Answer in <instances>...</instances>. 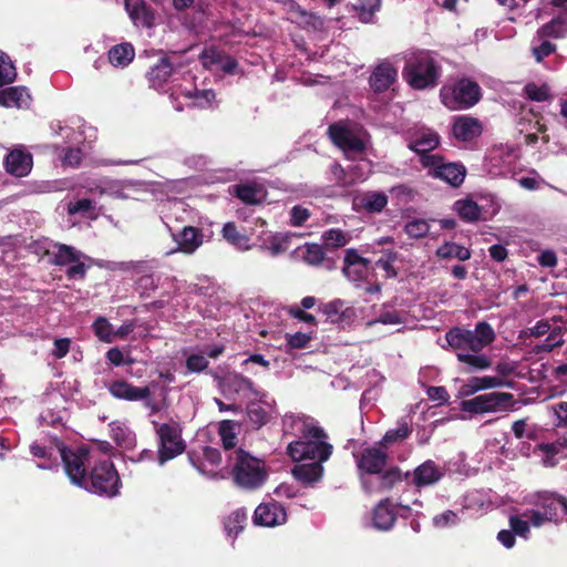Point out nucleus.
<instances>
[{"label": "nucleus", "instance_id": "51", "mask_svg": "<svg viewBox=\"0 0 567 567\" xmlns=\"http://www.w3.org/2000/svg\"><path fill=\"white\" fill-rule=\"evenodd\" d=\"M247 416L255 429H260L269 421V414L260 404L251 402L247 405Z\"/></svg>", "mask_w": 567, "mask_h": 567}, {"label": "nucleus", "instance_id": "36", "mask_svg": "<svg viewBox=\"0 0 567 567\" xmlns=\"http://www.w3.org/2000/svg\"><path fill=\"white\" fill-rule=\"evenodd\" d=\"M456 358L461 363L465 364L464 371L467 373L485 370L492 365V360L486 354L480 352H456Z\"/></svg>", "mask_w": 567, "mask_h": 567}, {"label": "nucleus", "instance_id": "44", "mask_svg": "<svg viewBox=\"0 0 567 567\" xmlns=\"http://www.w3.org/2000/svg\"><path fill=\"white\" fill-rule=\"evenodd\" d=\"M111 437L117 446L131 450L135 446V435L126 426L113 422L110 424Z\"/></svg>", "mask_w": 567, "mask_h": 567}, {"label": "nucleus", "instance_id": "23", "mask_svg": "<svg viewBox=\"0 0 567 567\" xmlns=\"http://www.w3.org/2000/svg\"><path fill=\"white\" fill-rule=\"evenodd\" d=\"M4 166L10 175L27 176L32 168V156L20 150L11 151L4 158Z\"/></svg>", "mask_w": 567, "mask_h": 567}, {"label": "nucleus", "instance_id": "30", "mask_svg": "<svg viewBox=\"0 0 567 567\" xmlns=\"http://www.w3.org/2000/svg\"><path fill=\"white\" fill-rule=\"evenodd\" d=\"M323 462H312L306 464H298L293 467L292 474L296 480L306 485H312L318 482L323 475Z\"/></svg>", "mask_w": 567, "mask_h": 567}, {"label": "nucleus", "instance_id": "34", "mask_svg": "<svg viewBox=\"0 0 567 567\" xmlns=\"http://www.w3.org/2000/svg\"><path fill=\"white\" fill-rule=\"evenodd\" d=\"M567 32V21L563 16L553 18L549 22L543 24L536 32L538 39H560Z\"/></svg>", "mask_w": 567, "mask_h": 567}, {"label": "nucleus", "instance_id": "7", "mask_svg": "<svg viewBox=\"0 0 567 567\" xmlns=\"http://www.w3.org/2000/svg\"><path fill=\"white\" fill-rule=\"evenodd\" d=\"M515 399L508 392H491L463 400L460 408L463 412L472 414L494 413L499 411L513 410Z\"/></svg>", "mask_w": 567, "mask_h": 567}, {"label": "nucleus", "instance_id": "38", "mask_svg": "<svg viewBox=\"0 0 567 567\" xmlns=\"http://www.w3.org/2000/svg\"><path fill=\"white\" fill-rule=\"evenodd\" d=\"M381 9V0H358L352 10L362 23L373 22L374 14Z\"/></svg>", "mask_w": 567, "mask_h": 567}, {"label": "nucleus", "instance_id": "2", "mask_svg": "<svg viewBox=\"0 0 567 567\" xmlns=\"http://www.w3.org/2000/svg\"><path fill=\"white\" fill-rule=\"evenodd\" d=\"M306 441H293L287 447L288 455L293 461L311 460L326 462L332 454L333 446L327 443V433L320 426L310 425L303 430Z\"/></svg>", "mask_w": 567, "mask_h": 567}, {"label": "nucleus", "instance_id": "22", "mask_svg": "<svg viewBox=\"0 0 567 567\" xmlns=\"http://www.w3.org/2000/svg\"><path fill=\"white\" fill-rule=\"evenodd\" d=\"M398 75L396 69L389 62L380 63L370 76V86L377 93L385 92Z\"/></svg>", "mask_w": 567, "mask_h": 567}, {"label": "nucleus", "instance_id": "63", "mask_svg": "<svg viewBox=\"0 0 567 567\" xmlns=\"http://www.w3.org/2000/svg\"><path fill=\"white\" fill-rule=\"evenodd\" d=\"M309 217H310L309 209L301 205H296L290 210L291 226L300 227L308 220Z\"/></svg>", "mask_w": 567, "mask_h": 567}, {"label": "nucleus", "instance_id": "49", "mask_svg": "<svg viewBox=\"0 0 567 567\" xmlns=\"http://www.w3.org/2000/svg\"><path fill=\"white\" fill-rule=\"evenodd\" d=\"M524 92L529 100L535 102H545L551 99L550 87L546 83L537 85L535 82H528L524 86Z\"/></svg>", "mask_w": 567, "mask_h": 567}, {"label": "nucleus", "instance_id": "14", "mask_svg": "<svg viewBox=\"0 0 567 567\" xmlns=\"http://www.w3.org/2000/svg\"><path fill=\"white\" fill-rule=\"evenodd\" d=\"M286 520V508L276 501L259 504L254 513V523L258 526L275 527Z\"/></svg>", "mask_w": 567, "mask_h": 567}, {"label": "nucleus", "instance_id": "12", "mask_svg": "<svg viewBox=\"0 0 567 567\" xmlns=\"http://www.w3.org/2000/svg\"><path fill=\"white\" fill-rule=\"evenodd\" d=\"M353 457L358 467V471L362 474L375 475L385 468L389 454L386 449L379 444L367 446L361 451L353 453Z\"/></svg>", "mask_w": 567, "mask_h": 567}, {"label": "nucleus", "instance_id": "50", "mask_svg": "<svg viewBox=\"0 0 567 567\" xmlns=\"http://www.w3.org/2000/svg\"><path fill=\"white\" fill-rule=\"evenodd\" d=\"M260 190L250 184H240L235 186V195L238 199L247 205H256L261 200L259 198Z\"/></svg>", "mask_w": 567, "mask_h": 567}, {"label": "nucleus", "instance_id": "48", "mask_svg": "<svg viewBox=\"0 0 567 567\" xmlns=\"http://www.w3.org/2000/svg\"><path fill=\"white\" fill-rule=\"evenodd\" d=\"M148 262L146 260H130V261H111L109 269L112 271L131 272L140 275L141 272L147 271Z\"/></svg>", "mask_w": 567, "mask_h": 567}, {"label": "nucleus", "instance_id": "53", "mask_svg": "<svg viewBox=\"0 0 567 567\" xmlns=\"http://www.w3.org/2000/svg\"><path fill=\"white\" fill-rule=\"evenodd\" d=\"M92 330L99 340L103 342H112L114 331L112 324L104 317H99L92 324Z\"/></svg>", "mask_w": 567, "mask_h": 567}, {"label": "nucleus", "instance_id": "4", "mask_svg": "<svg viewBox=\"0 0 567 567\" xmlns=\"http://www.w3.org/2000/svg\"><path fill=\"white\" fill-rule=\"evenodd\" d=\"M442 104L451 111L468 110L482 99L480 84L466 76L444 84L440 90Z\"/></svg>", "mask_w": 567, "mask_h": 567}, {"label": "nucleus", "instance_id": "29", "mask_svg": "<svg viewBox=\"0 0 567 567\" xmlns=\"http://www.w3.org/2000/svg\"><path fill=\"white\" fill-rule=\"evenodd\" d=\"M223 238L238 250L245 251L250 249V238L248 235L239 230L234 221H227L221 228Z\"/></svg>", "mask_w": 567, "mask_h": 567}, {"label": "nucleus", "instance_id": "33", "mask_svg": "<svg viewBox=\"0 0 567 567\" xmlns=\"http://www.w3.org/2000/svg\"><path fill=\"white\" fill-rule=\"evenodd\" d=\"M440 478L441 473L433 461H426L422 465L417 466L413 473V483L417 487L434 484Z\"/></svg>", "mask_w": 567, "mask_h": 567}, {"label": "nucleus", "instance_id": "1", "mask_svg": "<svg viewBox=\"0 0 567 567\" xmlns=\"http://www.w3.org/2000/svg\"><path fill=\"white\" fill-rule=\"evenodd\" d=\"M402 75L413 90H432L440 83L442 66L431 52L420 50L406 56Z\"/></svg>", "mask_w": 567, "mask_h": 567}, {"label": "nucleus", "instance_id": "18", "mask_svg": "<svg viewBox=\"0 0 567 567\" xmlns=\"http://www.w3.org/2000/svg\"><path fill=\"white\" fill-rule=\"evenodd\" d=\"M319 310L326 317V321L337 323L343 328L349 324L355 316L354 310L350 307H346L344 301L340 299L321 305Z\"/></svg>", "mask_w": 567, "mask_h": 567}, {"label": "nucleus", "instance_id": "40", "mask_svg": "<svg viewBox=\"0 0 567 567\" xmlns=\"http://www.w3.org/2000/svg\"><path fill=\"white\" fill-rule=\"evenodd\" d=\"M247 513L243 508H238L230 513L224 520V528L229 537L236 538L243 532L247 522Z\"/></svg>", "mask_w": 567, "mask_h": 567}, {"label": "nucleus", "instance_id": "31", "mask_svg": "<svg viewBox=\"0 0 567 567\" xmlns=\"http://www.w3.org/2000/svg\"><path fill=\"white\" fill-rule=\"evenodd\" d=\"M453 209L465 223H476L481 219L482 207L470 197L456 200Z\"/></svg>", "mask_w": 567, "mask_h": 567}, {"label": "nucleus", "instance_id": "58", "mask_svg": "<svg viewBox=\"0 0 567 567\" xmlns=\"http://www.w3.org/2000/svg\"><path fill=\"white\" fill-rule=\"evenodd\" d=\"M550 330V323L547 319H542L536 322L535 326L526 328L519 332V338L534 337L540 338L547 334Z\"/></svg>", "mask_w": 567, "mask_h": 567}, {"label": "nucleus", "instance_id": "41", "mask_svg": "<svg viewBox=\"0 0 567 567\" xmlns=\"http://www.w3.org/2000/svg\"><path fill=\"white\" fill-rule=\"evenodd\" d=\"M440 144V136L437 133L427 132L421 134L411 145L410 148L421 155V158L435 150Z\"/></svg>", "mask_w": 567, "mask_h": 567}, {"label": "nucleus", "instance_id": "52", "mask_svg": "<svg viewBox=\"0 0 567 567\" xmlns=\"http://www.w3.org/2000/svg\"><path fill=\"white\" fill-rule=\"evenodd\" d=\"M388 204V196L383 193H368L362 198V206L370 213H380Z\"/></svg>", "mask_w": 567, "mask_h": 567}, {"label": "nucleus", "instance_id": "64", "mask_svg": "<svg viewBox=\"0 0 567 567\" xmlns=\"http://www.w3.org/2000/svg\"><path fill=\"white\" fill-rule=\"evenodd\" d=\"M329 169H330V174H331L330 181L333 182V184H336L338 186H342V187L349 185V183L347 181V173L340 163L333 162L330 165Z\"/></svg>", "mask_w": 567, "mask_h": 567}, {"label": "nucleus", "instance_id": "55", "mask_svg": "<svg viewBox=\"0 0 567 567\" xmlns=\"http://www.w3.org/2000/svg\"><path fill=\"white\" fill-rule=\"evenodd\" d=\"M69 215L91 216L94 214V202L90 198H81L68 204Z\"/></svg>", "mask_w": 567, "mask_h": 567}, {"label": "nucleus", "instance_id": "56", "mask_svg": "<svg viewBox=\"0 0 567 567\" xmlns=\"http://www.w3.org/2000/svg\"><path fill=\"white\" fill-rule=\"evenodd\" d=\"M405 234L414 239L425 237L430 231V225L424 219H413L404 227Z\"/></svg>", "mask_w": 567, "mask_h": 567}, {"label": "nucleus", "instance_id": "16", "mask_svg": "<svg viewBox=\"0 0 567 567\" xmlns=\"http://www.w3.org/2000/svg\"><path fill=\"white\" fill-rule=\"evenodd\" d=\"M110 394L118 400L141 401L151 396L148 386L138 388L125 380H114L107 384Z\"/></svg>", "mask_w": 567, "mask_h": 567}, {"label": "nucleus", "instance_id": "10", "mask_svg": "<svg viewBox=\"0 0 567 567\" xmlns=\"http://www.w3.org/2000/svg\"><path fill=\"white\" fill-rule=\"evenodd\" d=\"M60 456L63 463L64 472L70 478V481L81 487L86 483V463L89 462V449L79 447L78 450H72L65 445H61L59 447Z\"/></svg>", "mask_w": 567, "mask_h": 567}, {"label": "nucleus", "instance_id": "13", "mask_svg": "<svg viewBox=\"0 0 567 567\" xmlns=\"http://www.w3.org/2000/svg\"><path fill=\"white\" fill-rule=\"evenodd\" d=\"M328 135L331 142L342 150L347 156H349L350 153L363 154L367 150L365 142L349 127L340 123L329 125Z\"/></svg>", "mask_w": 567, "mask_h": 567}, {"label": "nucleus", "instance_id": "42", "mask_svg": "<svg viewBox=\"0 0 567 567\" xmlns=\"http://www.w3.org/2000/svg\"><path fill=\"white\" fill-rule=\"evenodd\" d=\"M412 433V429L409 425L408 421L402 419L398 422L396 429H391L385 432L382 440L379 442L384 449L388 446L404 441Z\"/></svg>", "mask_w": 567, "mask_h": 567}, {"label": "nucleus", "instance_id": "19", "mask_svg": "<svg viewBox=\"0 0 567 567\" xmlns=\"http://www.w3.org/2000/svg\"><path fill=\"white\" fill-rule=\"evenodd\" d=\"M125 8L135 25L146 29L155 25V12L145 0H125Z\"/></svg>", "mask_w": 567, "mask_h": 567}, {"label": "nucleus", "instance_id": "5", "mask_svg": "<svg viewBox=\"0 0 567 567\" xmlns=\"http://www.w3.org/2000/svg\"><path fill=\"white\" fill-rule=\"evenodd\" d=\"M231 475L235 484L248 491H255L264 485L268 474L264 463L243 449L236 452Z\"/></svg>", "mask_w": 567, "mask_h": 567}, {"label": "nucleus", "instance_id": "9", "mask_svg": "<svg viewBox=\"0 0 567 567\" xmlns=\"http://www.w3.org/2000/svg\"><path fill=\"white\" fill-rule=\"evenodd\" d=\"M424 167L429 168V175L446 182L453 187H458L463 184L466 168L460 163H446L440 155H425L421 158Z\"/></svg>", "mask_w": 567, "mask_h": 567}, {"label": "nucleus", "instance_id": "26", "mask_svg": "<svg viewBox=\"0 0 567 567\" xmlns=\"http://www.w3.org/2000/svg\"><path fill=\"white\" fill-rule=\"evenodd\" d=\"M505 381L499 377H473L460 388V396L465 398L475 394L478 391L494 389L505 385Z\"/></svg>", "mask_w": 567, "mask_h": 567}, {"label": "nucleus", "instance_id": "27", "mask_svg": "<svg viewBox=\"0 0 567 567\" xmlns=\"http://www.w3.org/2000/svg\"><path fill=\"white\" fill-rule=\"evenodd\" d=\"M396 520V512L390 498L379 502L373 511V524L378 529L388 530Z\"/></svg>", "mask_w": 567, "mask_h": 567}, {"label": "nucleus", "instance_id": "47", "mask_svg": "<svg viewBox=\"0 0 567 567\" xmlns=\"http://www.w3.org/2000/svg\"><path fill=\"white\" fill-rule=\"evenodd\" d=\"M235 429L236 423L231 420H224L219 423L218 434L225 450H231L236 446L237 434Z\"/></svg>", "mask_w": 567, "mask_h": 567}, {"label": "nucleus", "instance_id": "59", "mask_svg": "<svg viewBox=\"0 0 567 567\" xmlns=\"http://www.w3.org/2000/svg\"><path fill=\"white\" fill-rule=\"evenodd\" d=\"M209 365L208 360L203 354L193 353L186 359V369L193 373L205 371Z\"/></svg>", "mask_w": 567, "mask_h": 567}, {"label": "nucleus", "instance_id": "46", "mask_svg": "<svg viewBox=\"0 0 567 567\" xmlns=\"http://www.w3.org/2000/svg\"><path fill=\"white\" fill-rule=\"evenodd\" d=\"M302 259L311 266H320L326 260V249L322 245L316 243L306 244Z\"/></svg>", "mask_w": 567, "mask_h": 567}, {"label": "nucleus", "instance_id": "45", "mask_svg": "<svg viewBox=\"0 0 567 567\" xmlns=\"http://www.w3.org/2000/svg\"><path fill=\"white\" fill-rule=\"evenodd\" d=\"M565 340L563 338V328H557V326L550 324V330L547 332V338L540 344L535 346L534 352L536 354L543 352H551L556 348L563 347Z\"/></svg>", "mask_w": 567, "mask_h": 567}, {"label": "nucleus", "instance_id": "15", "mask_svg": "<svg viewBox=\"0 0 567 567\" xmlns=\"http://www.w3.org/2000/svg\"><path fill=\"white\" fill-rule=\"evenodd\" d=\"M200 61L206 69L216 66L226 74L234 75L238 73L237 60L215 47L206 48L200 54Z\"/></svg>", "mask_w": 567, "mask_h": 567}, {"label": "nucleus", "instance_id": "37", "mask_svg": "<svg viewBox=\"0 0 567 567\" xmlns=\"http://www.w3.org/2000/svg\"><path fill=\"white\" fill-rule=\"evenodd\" d=\"M322 246L326 250L339 249L347 246L351 235L339 228H331L322 233Z\"/></svg>", "mask_w": 567, "mask_h": 567}, {"label": "nucleus", "instance_id": "35", "mask_svg": "<svg viewBox=\"0 0 567 567\" xmlns=\"http://www.w3.org/2000/svg\"><path fill=\"white\" fill-rule=\"evenodd\" d=\"M379 475V485L378 489L381 492L391 491L399 483L408 480L410 477V473H402L400 467L398 466H390L389 468L382 470Z\"/></svg>", "mask_w": 567, "mask_h": 567}, {"label": "nucleus", "instance_id": "25", "mask_svg": "<svg viewBox=\"0 0 567 567\" xmlns=\"http://www.w3.org/2000/svg\"><path fill=\"white\" fill-rule=\"evenodd\" d=\"M31 103V95L24 86H9L0 90V105L6 107L27 109Z\"/></svg>", "mask_w": 567, "mask_h": 567}, {"label": "nucleus", "instance_id": "8", "mask_svg": "<svg viewBox=\"0 0 567 567\" xmlns=\"http://www.w3.org/2000/svg\"><path fill=\"white\" fill-rule=\"evenodd\" d=\"M158 437L157 461L159 465L183 454L186 443L182 437V430L178 425L163 423L157 430Z\"/></svg>", "mask_w": 567, "mask_h": 567}, {"label": "nucleus", "instance_id": "21", "mask_svg": "<svg viewBox=\"0 0 567 567\" xmlns=\"http://www.w3.org/2000/svg\"><path fill=\"white\" fill-rule=\"evenodd\" d=\"M178 251L194 254L204 243V234L200 228L185 226L178 234L174 235Z\"/></svg>", "mask_w": 567, "mask_h": 567}, {"label": "nucleus", "instance_id": "61", "mask_svg": "<svg viewBox=\"0 0 567 567\" xmlns=\"http://www.w3.org/2000/svg\"><path fill=\"white\" fill-rule=\"evenodd\" d=\"M87 269L89 266L79 259L68 267L65 276L69 280H83L86 277Z\"/></svg>", "mask_w": 567, "mask_h": 567}, {"label": "nucleus", "instance_id": "28", "mask_svg": "<svg viewBox=\"0 0 567 567\" xmlns=\"http://www.w3.org/2000/svg\"><path fill=\"white\" fill-rule=\"evenodd\" d=\"M135 58V49L130 42H122L110 48L107 51L109 62L114 68L124 69L128 66Z\"/></svg>", "mask_w": 567, "mask_h": 567}, {"label": "nucleus", "instance_id": "60", "mask_svg": "<svg viewBox=\"0 0 567 567\" xmlns=\"http://www.w3.org/2000/svg\"><path fill=\"white\" fill-rule=\"evenodd\" d=\"M542 43L537 47H533L532 53L537 62H542L545 58L549 56L556 51V44L548 40L542 39Z\"/></svg>", "mask_w": 567, "mask_h": 567}, {"label": "nucleus", "instance_id": "20", "mask_svg": "<svg viewBox=\"0 0 567 567\" xmlns=\"http://www.w3.org/2000/svg\"><path fill=\"white\" fill-rule=\"evenodd\" d=\"M223 386L224 390L229 393L240 394L247 391L258 399H262L266 396V393L259 390L251 379L244 377L241 373L237 372L229 373L225 378Z\"/></svg>", "mask_w": 567, "mask_h": 567}, {"label": "nucleus", "instance_id": "32", "mask_svg": "<svg viewBox=\"0 0 567 567\" xmlns=\"http://www.w3.org/2000/svg\"><path fill=\"white\" fill-rule=\"evenodd\" d=\"M53 247L56 249V252L53 255L52 264L55 266H70L73 262L78 261L82 257H86L83 252L78 250L75 247L61 244V243H54Z\"/></svg>", "mask_w": 567, "mask_h": 567}, {"label": "nucleus", "instance_id": "6", "mask_svg": "<svg viewBox=\"0 0 567 567\" xmlns=\"http://www.w3.org/2000/svg\"><path fill=\"white\" fill-rule=\"evenodd\" d=\"M86 483L81 487L100 496L114 497L120 494L122 482L110 460L95 462L87 472Z\"/></svg>", "mask_w": 567, "mask_h": 567}, {"label": "nucleus", "instance_id": "24", "mask_svg": "<svg viewBox=\"0 0 567 567\" xmlns=\"http://www.w3.org/2000/svg\"><path fill=\"white\" fill-rule=\"evenodd\" d=\"M559 496L560 494L558 493L544 491L538 492L535 495L534 501V505L536 506V508L542 511V513L545 515L548 522H553L556 525L560 524L561 522L558 515Z\"/></svg>", "mask_w": 567, "mask_h": 567}, {"label": "nucleus", "instance_id": "39", "mask_svg": "<svg viewBox=\"0 0 567 567\" xmlns=\"http://www.w3.org/2000/svg\"><path fill=\"white\" fill-rule=\"evenodd\" d=\"M436 256L441 259L455 258L460 261L468 260L472 256L471 250L456 243H444L436 250Z\"/></svg>", "mask_w": 567, "mask_h": 567}, {"label": "nucleus", "instance_id": "3", "mask_svg": "<svg viewBox=\"0 0 567 567\" xmlns=\"http://www.w3.org/2000/svg\"><path fill=\"white\" fill-rule=\"evenodd\" d=\"M445 340L455 352L478 353L495 340V332L486 321H480L474 330L454 327L445 333Z\"/></svg>", "mask_w": 567, "mask_h": 567}, {"label": "nucleus", "instance_id": "54", "mask_svg": "<svg viewBox=\"0 0 567 567\" xmlns=\"http://www.w3.org/2000/svg\"><path fill=\"white\" fill-rule=\"evenodd\" d=\"M16 68L9 56L0 51V87L14 81Z\"/></svg>", "mask_w": 567, "mask_h": 567}, {"label": "nucleus", "instance_id": "11", "mask_svg": "<svg viewBox=\"0 0 567 567\" xmlns=\"http://www.w3.org/2000/svg\"><path fill=\"white\" fill-rule=\"evenodd\" d=\"M184 66L185 63L182 61L179 53L171 52L169 54H165L146 72L147 82L150 86L159 90L168 82L173 73Z\"/></svg>", "mask_w": 567, "mask_h": 567}, {"label": "nucleus", "instance_id": "62", "mask_svg": "<svg viewBox=\"0 0 567 567\" xmlns=\"http://www.w3.org/2000/svg\"><path fill=\"white\" fill-rule=\"evenodd\" d=\"M509 527L514 535L527 538L529 534V522L522 519L519 516H509Z\"/></svg>", "mask_w": 567, "mask_h": 567}, {"label": "nucleus", "instance_id": "57", "mask_svg": "<svg viewBox=\"0 0 567 567\" xmlns=\"http://www.w3.org/2000/svg\"><path fill=\"white\" fill-rule=\"evenodd\" d=\"M384 255L385 258H380L377 260L375 265L386 272L388 278H395L398 270L394 268L393 262L398 259V252L394 250H385Z\"/></svg>", "mask_w": 567, "mask_h": 567}, {"label": "nucleus", "instance_id": "17", "mask_svg": "<svg viewBox=\"0 0 567 567\" xmlns=\"http://www.w3.org/2000/svg\"><path fill=\"white\" fill-rule=\"evenodd\" d=\"M482 132L483 126L478 118L471 115H458L454 117L452 133L457 141H473L478 137Z\"/></svg>", "mask_w": 567, "mask_h": 567}, {"label": "nucleus", "instance_id": "43", "mask_svg": "<svg viewBox=\"0 0 567 567\" xmlns=\"http://www.w3.org/2000/svg\"><path fill=\"white\" fill-rule=\"evenodd\" d=\"M134 286L141 297H150L158 288V278L155 277L150 265L147 266V271L140 274Z\"/></svg>", "mask_w": 567, "mask_h": 567}]
</instances>
